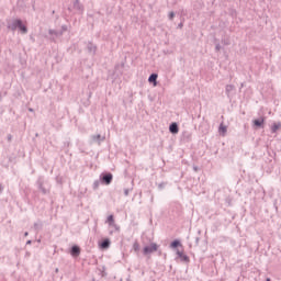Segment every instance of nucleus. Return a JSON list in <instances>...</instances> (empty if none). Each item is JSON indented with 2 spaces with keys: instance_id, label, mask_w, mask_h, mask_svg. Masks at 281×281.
Returning <instances> with one entry per match:
<instances>
[{
  "instance_id": "423d86ee",
  "label": "nucleus",
  "mask_w": 281,
  "mask_h": 281,
  "mask_svg": "<svg viewBox=\"0 0 281 281\" xmlns=\"http://www.w3.org/2000/svg\"><path fill=\"white\" fill-rule=\"evenodd\" d=\"M177 254L182 262H190V257L183 254V251H178Z\"/></svg>"
},
{
  "instance_id": "f03ea898",
  "label": "nucleus",
  "mask_w": 281,
  "mask_h": 281,
  "mask_svg": "<svg viewBox=\"0 0 281 281\" xmlns=\"http://www.w3.org/2000/svg\"><path fill=\"white\" fill-rule=\"evenodd\" d=\"M159 249V246L156 243H151L148 246H145L143 249V254L148 256L149 254H155Z\"/></svg>"
},
{
  "instance_id": "2eb2a0df",
  "label": "nucleus",
  "mask_w": 281,
  "mask_h": 281,
  "mask_svg": "<svg viewBox=\"0 0 281 281\" xmlns=\"http://www.w3.org/2000/svg\"><path fill=\"white\" fill-rule=\"evenodd\" d=\"M169 19L172 21L175 19V12L169 13Z\"/></svg>"
},
{
  "instance_id": "9b49d317",
  "label": "nucleus",
  "mask_w": 281,
  "mask_h": 281,
  "mask_svg": "<svg viewBox=\"0 0 281 281\" xmlns=\"http://www.w3.org/2000/svg\"><path fill=\"white\" fill-rule=\"evenodd\" d=\"M106 223H109V225H115V218L113 215L108 216Z\"/></svg>"
},
{
  "instance_id": "20e7f679",
  "label": "nucleus",
  "mask_w": 281,
  "mask_h": 281,
  "mask_svg": "<svg viewBox=\"0 0 281 281\" xmlns=\"http://www.w3.org/2000/svg\"><path fill=\"white\" fill-rule=\"evenodd\" d=\"M218 133L222 135V137H225L227 135V126L225 124H220Z\"/></svg>"
},
{
  "instance_id": "7ed1b4c3",
  "label": "nucleus",
  "mask_w": 281,
  "mask_h": 281,
  "mask_svg": "<svg viewBox=\"0 0 281 281\" xmlns=\"http://www.w3.org/2000/svg\"><path fill=\"white\" fill-rule=\"evenodd\" d=\"M70 254L74 258H78V256H80V247L72 246Z\"/></svg>"
},
{
  "instance_id": "0eeeda50",
  "label": "nucleus",
  "mask_w": 281,
  "mask_h": 281,
  "mask_svg": "<svg viewBox=\"0 0 281 281\" xmlns=\"http://www.w3.org/2000/svg\"><path fill=\"white\" fill-rule=\"evenodd\" d=\"M109 247H111V240H109V239H104V240L100 244V248H101V249H109Z\"/></svg>"
},
{
  "instance_id": "f3484780",
  "label": "nucleus",
  "mask_w": 281,
  "mask_h": 281,
  "mask_svg": "<svg viewBox=\"0 0 281 281\" xmlns=\"http://www.w3.org/2000/svg\"><path fill=\"white\" fill-rule=\"evenodd\" d=\"M0 192H1V186H0Z\"/></svg>"
},
{
  "instance_id": "1a4fd4ad",
  "label": "nucleus",
  "mask_w": 281,
  "mask_h": 281,
  "mask_svg": "<svg viewBox=\"0 0 281 281\" xmlns=\"http://www.w3.org/2000/svg\"><path fill=\"white\" fill-rule=\"evenodd\" d=\"M157 78H158L157 74H153L149 76L148 82H153L154 87H157Z\"/></svg>"
},
{
  "instance_id": "6e6552de",
  "label": "nucleus",
  "mask_w": 281,
  "mask_h": 281,
  "mask_svg": "<svg viewBox=\"0 0 281 281\" xmlns=\"http://www.w3.org/2000/svg\"><path fill=\"white\" fill-rule=\"evenodd\" d=\"M169 130H170V133H173L175 135H177V133H179V125H177V123H172Z\"/></svg>"
},
{
  "instance_id": "f257e3e1",
  "label": "nucleus",
  "mask_w": 281,
  "mask_h": 281,
  "mask_svg": "<svg viewBox=\"0 0 281 281\" xmlns=\"http://www.w3.org/2000/svg\"><path fill=\"white\" fill-rule=\"evenodd\" d=\"M10 27L12 30H16V27H19L22 34H27V26H25L21 20H14L13 24Z\"/></svg>"
},
{
  "instance_id": "f8f14e48",
  "label": "nucleus",
  "mask_w": 281,
  "mask_h": 281,
  "mask_svg": "<svg viewBox=\"0 0 281 281\" xmlns=\"http://www.w3.org/2000/svg\"><path fill=\"white\" fill-rule=\"evenodd\" d=\"M263 123H265V120H255L254 121L255 126H262Z\"/></svg>"
},
{
  "instance_id": "4468645a",
  "label": "nucleus",
  "mask_w": 281,
  "mask_h": 281,
  "mask_svg": "<svg viewBox=\"0 0 281 281\" xmlns=\"http://www.w3.org/2000/svg\"><path fill=\"white\" fill-rule=\"evenodd\" d=\"M133 249L134 251H139V243H134Z\"/></svg>"
},
{
  "instance_id": "39448f33",
  "label": "nucleus",
  "mask_w": 281,
  "mask_h": 281,
  "mask_svg": "<svg viewBox=\"0 0 281 281\" xmlns=\"http://www.w3.org/2000/svg\"><path fill=\"white\" fill-rule=\"evenodd\" d=\"M102 181H103L106 186H109V184L113 181V175L108 173V175L103 176Z\"/></svg>"
},
{
  "instance_id": "ddd939ff",
  "label": "nucleus",
  "mask_w": 281,
  "mask_h": 281,
  "mask_svg": "<svg viewBox=\"0 0 281 281\" xmlns=\"http://www.w3.org/2000/svg\"><path fill=\"white\" fill-rule=\"evenodd\" d=\"M181 245V243L179 241V240H173L172 243H171V247L173 248V249H176V247H179Z\"/></svg>"
},
{
  "instance_id": "9d476101",
  "label": "nucleus",
  "mask_w": 281,
  "mask_h": 281,
  "mask_svg": "<svg viewBox=\"0 0 281 281\" xmlns=\"http://www.w3.org/2000/svg\"><path fill=\"white\" fill-rule=\"evenodd\" d=\"M281 130V123H273L272 126H271V132L272 133H278V131Z\"/></svg>"
},
{
  "instance_id": "dca6fc26",
  "label": "nucleus",
  "mask_w": 281,
  "mask_h": 281,
  "mask_svg": "<svg viewBox=\"0 0 281 281\" xmlns=\"http://www.w3.org/2000/svg\"><path fill=\"white\" fill-rule=\"evenodd\" d=\"M266 281H271V279H270V278H268Z\"/></svg>"
}]
</instances>
